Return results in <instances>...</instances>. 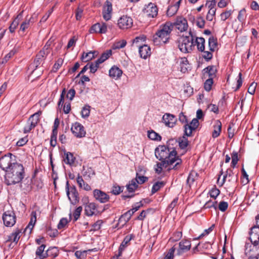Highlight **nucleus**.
<instances>
[{
	"label": "nucleus",
	"mask_w": 259,
	"mask_h": 259,
	"mask_svg": "<svg viewBox=\"0 0 259 259\" xmlns=\"http://www.w3.org/2000/svg\"><path fill=\"white\" fill-rule=\"evenodd\" d=\"M177 141L174 139L169 140L167 145H159L155 150L156 157L159 160L166 161L170 164V167L167 170L179 169L182 163V159L177 156V152L175 148L171 147L174 144H176Z\"/></svg>",
	"instance_id": "obj_1"
},
{
	"label": "nucleus",
	"mask_w": 259,
	"mask_h": 259,
	"mask_svg": "<svg viewBox=\"0 0 259 259\" xmlns=\"http://www.w3.org/2000/svg\"><path fill=\"white\" fill-rule=\"evenodd\" d=\"M24 168L21 163L16 162L8 170L5 175V183L8 185L21 182L24 177Z\"/></svg>",
	"instance_id": "obj_2"
},
{
	"label": "nucleus",
	"mask_w": 259,
	"mask_h": 259,
	"mask_svg": "<svg viewBox=\"0 0 259 259\" xmlns=\"http://www.w3.org/2000/svg\"><path fill=\"white\" fill-rule=\"evenodd\" d=\"M173 29V25L170 22H167L161 26L153 36V42L155 46H161L167 43L169 35Z\"/></svg>",
	"instance_id": "obj_3"
},
{
	"label": "nucleus",
	"mask_w": 259,
	"mask_h": 259,
	"mask_svg": "<svg viewBox=\"0 0 259 259\" xmlns=\"http://www.w3.org/2000/svg\"><path fill=\"white\" fill-rule=\"evenodd\" d=\"M195 35L190 31L188 36H182L178 41L180 50L184 53H188L194 50L195 48Z\"/></svg>",
	"instance_id": "obj_4"
},
{
	"label": "nucleus",
	"mask_w": 259,
	"mask_h": 259,
	"mask_svg": "<svg viewBox=\"0 0 259 259\" xmlns=\"http://www.w3.org/2000/svg\"><path fill=\"white\" fill-rule=\"evenodd\" d=\"M41 111H38L29 117L26 125L24 127V133L26 134L29 133L37 125L39 121V116L41 114Z\"/></svg>",
	"instance_id": "obj_5"
},
{
	"label": "nucleus",
	"mask_w": 259,
	"mask_h": 259,
	"mask_svg": "<svg viewBox=\"0 0 259 259\" xmlns=\"http://www.w3.org/2000/svg\"><path fill=\"white\" fill-rule=\"evenodd\" d=\"M16 163L15 156L10 153L0 158V167L6 172Z\"/></svg>",
	"instance_id": "obj_6"
},
{
	"label": "nucleus",
	"mask_w": 259,
	"mask_h": 259,
	"mask_svg": "<svg viewBox=\"0 0 259 259\" xmlns=\"http://www.w3.org/2000/svg\"><path fill=\"white\" fill-rule=\"evenodd\" d=\"M49 53V46L45 45L35 56L33 63L32 64V66L34 68V69H36L39 65L44 62Z\"/></svg>",
	"instance_id": "obj_7"
},
{
	"label": "nucleus",
	"mask_w": 259,
	"mask_h": 259,
	"mask_svg": "<svg viewBox=\"0 0 259 259\" xmlns=\"http://www.w3.org/2000/svg\"><path fill=\"white\" fill-rule=\"evenodd\" d=\"M66 191L69 200L71 203L75 205L79 201L78 193L75 186L69 188V183L67 182L66 185Z\"/></svg>",
	"instance_id": "obj_8"
},
{
	"label": "nucleus",
	"mask_w": 259,
	"mask_h": 259,
	"mask_svg": "<svg viewBox=\"0 0 259 259\" xmlns=\"http://www.w3.org/2000/svg\"><path fill=\"white\" fill-rule=\"evenodd\" d=\"M3 220L4 225L7 227H11L16 223V217L14 212L12 210H8L3 214Z\"/></svg>",
	"instance_id": "obj_9"
},
{
	"label": "nucleus",
	"mask_w": 259,
	"mask_h": 259,
	"mask_svg": "<svg viewBox=\"0 0 259 259\" xmlns=\"http://www.w3.org/2000/svg\"><path fill=\"white\" fill-rule=\"evenodd\" d=\"M71 131L76 137L79 138L85 137L86 134L83 126L77 122L72 124Z\"/></svg>",
	"instance_id": "obj_10"
},
{
	"label": "nucleus",
	"mask_w": 259,
	"mask_h": 259,
	"mask_svg": "<svg viewBox=\"0 0 259 259\" xmlns=\"http://www.w3.org/2000/svg\"><path fill=\"white\" fill-rule=\"evenodd\" d=\"M133 24V21L131 17L126 15H123L118 20V26L120 29H127L131 27Z\"/></svg>",
	"instance_id": "obj_11"
},
{
	"label": "nucleus",
	"mask_w": 259,
	"mask_h": 259,
	"mask_svg": "<svg viewBox=\"0 0 259 259\" xmlns=\"http://www.w3.org/2000/svg\"><path fill=\"white\" fill-rule=\"evenodd\" d=\"M198 125L199 121L197 118H193L189 124H185L184 125L185 135L187 137L191 136L192 132L195 131Z\"/></svg>",
	"instance_id": "obj_12"
},
{
	"label": "nucleus",
	"mask_w": 259,
	"mask_h": 259,
	"mask_svg": "<svg viewBox=\"0 0 259 259\" xmlns=\"http://www.w3.org/2000/svg\"><path fill=\"white\" fill-rule=\"evenodd\" d=\"M143 12L148 17L154 18L157 15L158 8L154 4L150 3L146 6Z\"/></svg>",
	"instance_id": "obj_13"
},
{
	"label": "nucleus",
	"mask_w": 259,
	"mask_h": 259,
	"mask_svg": "<svg viewBox=\"0 0 259 259\" xmlns=\"http://www.w3.org/2000/svg\"><path fill=\"white\" fill-rule=\"evenodd\" d=\"M93 194L95 198L101 203H106L109 200V196L100 190L95 189L93 191Z\"/></svg>",
	"instance_id": "obj_14"
},
{
	"label": "nucleus",
	"mask_w": 259,
	"mask_h": 259,
	"mask_svg": "<svg viewBox=\"0 0 259 259\" xmlns=\"http://www.w3.org/2000/svg\"><path fill=\"white\" fill-rule=\"evenodd\" d=\"M249 239L254 245L258 244L259 241V226L252 227L250 229Z\"/></svg>",
	"instance_id": "obj_15"
},
{
	"label": "nucleus",
	"mask_w": 259,
	"mask_h": 259,
	"mask_svg": "<svg viewBox=\"0 0 259 259\" xmlns=\"http://www.w3.org/2000/svg\"><path fill=\"white\" fill-rule=\"evenodd\" d=\"M172 24L173 27L175 26L176 29L181 32L186 31L188 28L187 20L182 17L178 18L176 22Z\"/></svg>",
	"instance_id": "obj_16"
},
{
	"label": "nucleus",
	"mask_w": 259,
	"mask_h": 259,
	"mask_svg": "<svg viewBox=\"0 0 259 259\" xmlns=\"http://www.w3.org/2000/svg\"><path fill=\"white\" fill-rule=\"evenodd\" d=\"M112 5L109 1H106L103 9V17L106 21L110 20L111 18Z\"/></svg>",
	"instance_id": "obj_17"
},
{
	"label": "nucleus",
	"mask_w": 259,
	"mask_h": 259,
	"mask_svg": "<svg viewBox=\"0 0 259 259\" xmlns=\"http://www.w3.org/2000/svg\"><path fill=\"white\" fill-rule=\"evenodd\" d=\"M162 121L169 127H173L176 124V119L172 114L165 113L162 117Z\"/></svg>",
	"instance_id": "obj_18"
},
{
	"label": "nucleus",
	"mask_w": 259,
	"mask_h": 259,
	"mask_svg": "<svg viewBox=\"0 0 259 259\" xmlns=\"http://www.w3.org/2000/svg\"><path fill=\"white\" fill-rule=\"evenodd\" d=\"M191 247V243L189 240H182L179 243V248L177 250V254L181 255L183 253L188 251Z\"/></svg>",
	"instance_id": "obj_19"
},
{
	"label": "nucleus",
	"mask_w": 259,
	"mask_h": 259,
	"mask_svg": "<svg viewBox=\"0 0 259 259\" xmlns=\"http://www.w3.org/2000/svg\"><path fill=\"white\" fill-rule=\"evenodd\" d=\"M21 233V230L19 229H17L8 236V238L6 242H11L10 244V246L13 245V244L16 245L17 243L20 239Z\"/></svg>",
	"instance_id": "obj_20"
},
{
	"label": "nucleus",
	"mask_w": 259,
	"mask_h": 259,
	"mask_svg": "<svg viewBox=\"0 0 259 259\" xmlns=\"http://www.w3.org/2000/svg\"><path fill=\"white\" fill-rule=\"evenodd\" d=\"M139 52L142 58L146 59L151 55V48L148 45H144L139 47Z\"/></svg>",
	"instance_id": "obj_21"
},
{
	"label": "nucleus",
	"mask_w": 259,
	"mask_h": 259,
	"mask_svg": "<svg viewBox=\"0 0 259 259\" xmlns=\"http://www.w3.org/2000/svg\"><path fill=\"white\" fill-rule=\"evenodd\" d=\"M227 178H228V181L232 183H235L237 181V177L234 176L233 170L231 168H228L226 171V174L223 176L222 183L221 185H223L225 182Z\"/></svg>",
	"instance_id": "obj_22"
},
{
	"label": "nucleus",
	"mask_w": 259,
	"mask_h": 259,
	"mask_svg": "<svg viewBox=\"0 0 259 259\" xmlns=\"http://www.w3.org/2000/svg\"><path fill=\"white\" fill-rule=\"evenodd\" d=\"M122 74V70L115 66H113L109 71V76L115 79L120 78Z\"/></svg>",
	"instance_id": "obj_23"
},
{
	"label": "nucleus",
	"mask_w": 259,
	"mask_h": 259,
	"mask_svg": "<svg viewBox=\"0 0 259 259\" xmlns=\"http://www.w3.org/2000/svg\"><path fill=\"white\" fill-rule=\"evenodd\" d=\"M160 161L161 162L157 163L154 167L155 171L158 174L161 173L163 168H167V169L168 167H170V164L168 162L163 160Z\"/></svg>",
	"instance_id": "obj_24"
},
{
	"label": "nucleus",
	"mask_w": 259,
	"mask_h": 259,
	"mask_svg": "<svg viewBox=\"0 0 259 259\" xmlns=\"http://www.w3.org/2000/svg\"><path fill=\"white\" fill-rule=\"evenodd\" d=\"M205 39L203 37H197L195 36V46H197L198 50L200 52H204L205 49Z\"/></svg>",
	"instance_id": "obj_25"
},
{
	"label": "nucleus",
	"mask_w": 259,
	"mask_h": 259,
	"mask_svg": "<svg viewBox=\"0 0 259 259\" xmlns=\"http://www.w3.org/2000/svg\"><path fill=\"white\" fill-rule=\"evenodd\" d=\"M22 13L23 11L20 13L17 17L15 18V19L13 20L11 24L10 25L9 27V30L10 32L13 33L15 32V29L17 27L18 25H19V22L20 20L22 18Z\"/></svg>",
	"instance_id": "obj_26"
},
{
	"label": "nucleus",
	"mask_w": 259,
	"mask_h": 259,
	"mask_svg": "<svg viewBox=\"0 0 259 259\" xmlns=\"http://www.w3.org/2000/svg\"><path fill=\"white\" fill-rule=\"evenodd\" d=\"M222 129V123L221 122L217 120L215 121L214 124L213 125V131L212 134V137L213 138H216L219 137L220 135Z\"/></svg>",
	"instance_id": "obj_27"
},
{
	"label": "nucleus",
	"mask_w": 259,
	"mask_h": 259,
	"mask_svg": "<svg viewBox=\"0 0 259 259\" xmlns=\"http://www.w3.org/2000/svg\"><path fill=\"white\" fill-rule=\"evenodd\" d=\"M132 239V235H127L124 238L123 241L121 242L119 249H118V256H121L122 251L127 246L128 244Z\"/></svg>",
	"instance_id": "obj_28"
},
{
	"label": "nucleus",
	"mask_w": 259,
	"mask_h": 259,
	"mask_svg": "<svg viewBox=\"0 0 259 259\" xmlns=\"http://www.w3.org/2000/svg\"><path fill=\"white\" fill-rule=\"evenodd\" d=\"M32 20V17H30L29 18H26L25 21H24L21 24L19 30L20 31H22L23 32H25V30L27 29L30 27V26L33 23Z\"/></svg>",
	"instance_id": "obj_29"
},
{
	"label": "nucleus",
	"mask_w": 259,
	"mask_h": 259,
	"mask_svg": "<svg viewBox=\"0 0 259 259\" xmlns=\"http://www.w3.org/2000/svg\"><path fill=\"white\" fill-rule=\"evenodd\" d=\"M96 206L94 203H90L85 206V212L88 216H92L95 213Z\"/></svg>",
	"instance_id": "obj_30"
},
{
	"label": "nucleus",
	"mask_w": 259,
	"mask_h": 259,
	"mask_svg": "<svg viewBox=\"0 0 259 259\" xmlns=\"http://www.w3.org/2000/svg\"><path fill=\"white\" fill-rule=\"evenodd\" d=\"M96 52L95 51H90L88 53H83L81 59L82 61L87 62L94 58L96 56Z\"/></svg>",
	"instance_id": "obj_31"
},
{
	"label": "nucleus",
	"mask_w": 259,
	"mask_h": 259,
	"mask_svg": "<svg viewBox=\"0 0 259 259\" xmlns=\"http://www.w3.org/2000/svg\"><path fill=\"white\" fill-rule=\"evenodd\" d=\"M180 70L183 73H185L189 67L188 60L185 57H183L180 59Z\"/></svg>",
	"instance_id": "obj_32"
},
{
	"label": "nucleus",
	"mask_w": 259,
	"mask_h": 259,
	"mask_svg": "<svg viewBox=\"0 0 259 259\" xmlns=\"http://www.w3.org/2000/svg\"><path fill=\"white\" fill-rule=\"evenodd\" d=\"M36 221V213L35 211H33L31 213L30 221L25 228V230L29 229L30 232L31 231Z\"/></svg>",
	"instance_id": "obj_33"
},
{
	"label": "nucleus",
	"mask_w": 259,
	"mask_h": 259,
	"mask_svg": "<svg viewBox=\"0 0 259 259\" xmlns=\"http://www.w3.org/2000/svg\"><path fill=\"white\" fill-rule=\"evenodd\" d=\"M203 71L205 73H207L209 78L213 79V77L215 75L217 72L216 67L214 66H208Z\"/></svg>",
	"instance_id": "obj_34"
},
{
	"label": "nucleus",
	"mask_w": 259,
	"mask_h": 259,
	"mask_svg": "<svg viewBox=\"0 0 259 259\" xmlns=\"http://www.w3.org/2000/svg\"><path fill=\"white\" fill-rule=\"evenodd\" d=\"M95 175V171L91 167L83 168V176L85 179H90Z\"/></svg>",
	"instance_id": "obj_35"
},
{
	"label": "nucleus",
	"mask_w": 259,
	"mask_h": 259,
	"mask_svg": "<svg viewBox=\"0 0 259 259\" xmlns=\"http://www.w3.org/2000/svg\"><path fill=\"white\" fill-rule=\"evenodd\" d=\"M75 159V157L71 153L67 152L65 153L64 161L66 164L71 165L74 163Z\"/></svg>",
	"instance_id": "obj_36"
},
{
	"label": "nucleus",
	"mask_w": 259,
	"mask_h": 259,
	"mask_svg": "<svg viewBox=\"0 0 259 259\" xmlns=\"http://www.w3.org/2000/svg\"><path fill=\"white\" fill-rule=\"evenodd\" d=\"M186 135H184L183 137L179 138L178 142L181 149H185L188 145V140L186 137Z\"/></svg>",
	"instance_id": "obj_37"
},
{
	"label": "nucleus",
	"mask_w": 259,
	"mask_h": 259,
	"mask_svg": "<svg viewBox=\"0 0 259 259\" xmlns=\"http://www.w3.org/2000/svg\"><path fill=\"white\" fill-rule=\"evenodd\" d=\"M45 247L46 246L44 244H42L36 249L35 254L37 257H39V259H44L47 256V253H44Z\"/></svg>",
	"instance_id": "obj_38"
},
{
	"label": "nucleus",
	"mask_w": 259,
	"mask_h": 259,
	"mask_svg": "<svg viewBox=\"0 0 259 259\" xmlns=\"http://www.w3.org/2000/svg\"><path fill=\"white\" fill-rule=\"evenodd\" d=\"M138 184L136 181L133 179L130 182L129 184L126 185V188L128 192H134L138 187Z\"/></svg>",
	"instance_id": "obj_39"
},
{
	"label": "nucleus",
	"mask_w": 259,
	"mask_h": 259,
	"mask_svg": "<svg viewBox=\"0 0 259 259\" xmlns=\"http://www.w3.org/2000/svg\"><path fill=\"white\" fill-rule=\"evenodd\" d=\"M246 18V10L242 9L238 13L237 19L241 23L242 27L245 25V19Z\"/></svg>",
	"instance_id": "obj_40"
},
{
	"label": "nucleus",
	"mask_w": 259,
	"mask_h": 259,
	"mask_svg": "<svg viewBox=\"0 0 259 259\" xmlns=\"http://www.w3.org/2000/svg\"><path fill=\"white\" fill-rule=\"evenodd\" d=\"M101 63H99V62H98L97 60L94 62L88 63L89 69H90V72L92 73H95L99 68V65Z\"/></svg>",
	"instance_id": "obj_41"
},
{
	"label": "nucleus",
	"mask_w": 259,
	"mask_h": 259,
	"mask_svg": "<svg viewBox=\"0 0 259 259\" xmlns=\"http://www.w3.org/2000/svg\"><path fill=\"white\" fill-rule=\"evenodd\" d=\"M112 54V51L111 50H107L106 52L103 53L101 57L97 59L99 63H102L106 60Z\"/></svg>",
	"instance_id": "obj_42"
},
{
	"label": "nucleus",
	"mask_w": 259,
	"mask_h": 259,
	"mask_svg": "<svg viewBox=\"0 0 259 259\" xmlns=\"http://www.w3.org/2000/svg\"><path fill=\"white\" fill-rule=\"evenodd\" d=\"M165 185V183L163 181L157 182L154 184L152 188V193L154 194L157 192L160 188L163 187Z\"/></svg>",
	"instance_id": "obj_43"
},
{
	"label": "nucleus",
	"mask_w": 259,
	"mask_h": 259,
	"mask_svg": "<svg viewBox=\"0 0 259 259\" xmlns=\"http://www.w3.org/2000/svg\"><path fill=\"white\" fill-rule=\"evenodd\" d=\"M148 136L152 140L160 141L161 139V136L154 131H148Z\"/></svg>",
	"instance_id": "obj_44"
},
{
	"label": "nucleus",
	"mask_w": 259,
	"mask_h": 259,
	"mask_svg": "<svg viewBox=\"0 0 259 259\" xmlns=\"http://www.w3.org/2000/svg\"><path fill=\"white\" fill-rule=\"evenodd\" d=\"M90 108L89 105L84 106L81 110V114L82 117L85 118L89 116L90 114Z\"/></svg>",
	"instance_id": "obj_45"
},
{
	"label": "nucleus",
	"mask_w": 259,
	"mask_h": 259,
	"mask_svg": "<svg viewBox=\"0 0 259 259\" xmlns=\"http://www.w3.org/2000/svg\"><path fill=\"white\" fill-rule=\"evenodd\" d=\"M177 6L171 5L169 6L167 10V15L169 17H171L174 15L178 11Z\"/></svg>",
	"instance_id": "obj_46"
},
{
	"label": "nucleus",
	"mask_w": 259,
	"mask_h": 259,
	"mask_svg": "<svg viewBox=\"0 0 259 259\" xmlns=\"http://www.w3.org/2000/svg\"><path fill=\"white\" fill-rule=\"evenodd\" d=\"M132 215L133 214L131 213V211L128 210L125 212L123 214L121 215V216L123 218L124 220L120 227H123L127 223V222L131 219Z\"/></svg>",
	"instance_id": "obj_47"
},
{
	"label": "nucleus",
	"mask_w": 259,
	"mask_h": 259,
	"mask_svg": "<svg viewBox=\"0 0 259 259\" xmlns=\"http://www.w3.org/2000/svg\"><path fill=\"white\" fill-rule=\"evenodd\" d=\"M208 46L209 50L211 52H213L217 46V42L213 36L210 37L208 39Z\"/></svg>",
	"instance_id": "obj_48"
},
{
	"label": "nucleus",
	"mask_w": 259,
	"mask_h": 259,
	"mask_svg": "<svg viewBox=\"0 0 259 259\" xmlns=\"http://www.w3.org/2000/svg\"><path fill=\"white\" fill-rule=\"evenodd\" d=\"M212 83L213 79L212 78H209L208 79H206L204 83V89L207 92L210 91L211 89Z\"/></svg>",
	"instance_id": "obj_49"
},
{
	"label": "nucleus",
	"mask_w": 259,
	"mask_h": 259,
	"mask_svg": "<svg viewBox=\"0 0 259 259\" xmlns=\"http://www.w3.org/2000/svg\"><path fill=\"white\" fill-rule=\"evenodd\" d=\"M231 156V166L233 167V168H234L236 166V165L237 164L239 160L238 157V153L236 152H233Z\"/></svg>",
	"instance_id": "obj_50"
},
{
	"label": "nucleus",
	"mask_w": 259,
	"mask_h": 259,
	"mask_svg": "<svg viewBox=\"0 0 259 259\" xmlns=\"http://www.w3.org/2000/svg\"><path fill=\"white\" fill-rule=\"evenodd\" d=\"M136 181L137 184H142L148 180V178L143 176H140L138 172H137L136 178L134 179Z\"/></svg>",
	"instance_id": "obj_51"
},
{
	"label": "nucleus",
	"mask_w": 259,
	"mask_h": 259,
	"mask_svg": "<svg viewBox=\"0 0 259 259\" xmlns=\"http://www.w3.org/2000/svg\"><path fill=\"white\" fill-rule=\"evenodd\" d=\"M123 187H120L117 185H113L112 193L114 195H118L123 191Z\"/></svg>",
	"instance_id": "obj_52"
},
{
	"label": "nucleus",
	"mask_w": 259,
	"mask_h": 259,
	"mask_svg": "<svg viewBox=\"0 0 259 259\" xmlns=\"http://www.w3.org/2000/svg\"><path fill=\"white\" fill-rule=\"evenodd\" d=\"M126 44V42L125 40H122L121 41H119L114 44L113 45L112 49H119L124 48Z\"/></svg>",
	"instance_id": "obj_53"
},
{
	"label": "nucleus",
	"mask_w": 259,
	"mask_h": 259,
	"mask_svg": "<svg viewBox=\"0 0 259 259\" xmlns=\"http://www.w3.org/2000/svg\"><path fill=\"white\" fill-rule=\"evenodd\" d=\"M82 210V208L81 206H79L76 208L73 214L74 221H76L78 219Z\"/></svg>",
	"instance_id": "obj_54"
},
{
	"label": "nucleus",
	"mask_w": 259,
	"mask_h": 259,
	"mask_svg": "<svg viewBox=\"0 0 259 259\" xmlns=\"http://www.w3.org/2000/svg\"><path fill=\"white\" fill-rule=\"evenodd\" d=\"M100 25L99 23H97L93 25L90 29L91 33H100Z\"/></svg>",
	"instance_id": "obj_55"
},
{
	"label": "nucleus",
	"mask_w": 259,
	"mask_h": 259,
	"mask_svg": "<svg viewBox=\"0 0 259 259\" xmlns=\"http://www.w3.org/2000/svg\"><path fill=\"white\" fill-rule=\"evenodd\" d=\"M217 201H208L204 205L205 208H214L215 210L217 209Z\"/></svg>",
	"instance_id": "obj_56"
},
{
	"label": "nucleus",
	"mask_w": 259,
	"mask_h": 259,
	"mask_svg": "<svg viewBox=\"0 0 259 259\" xmlns=\"http://www.w3.org/2000/svg\"><path fill=\"white\" fill-rule=\"evenodd\" d=\"M175 251V248L174 247H171L168 250L167 253L163 259H173L174 257V253Z\"/></svg>",
	"instance_id": "obj_57"
},
{
	"label": "nucleus",
	"mask_w": 259,
	"mask_h": 259,
	"mask_svg": "<svg viewBox=\"0 0 259 259\" xmlns=\"http://www.w3.org/2000/svg\"><path fill=\"white\" fill-rule=\"evenodd\" d=\"M220 191L217 188H212L209 191V194L211 197L215 199L220 194Z\"/></svg>",
	"instance_id": "obj_58"
},
{
	"label": "nucleus",
	"mask_w": 259,
	"mask_h": 259,
	"mask_svg": "<svg viewBox=\"0 0 259 259\" xmlns=\"http://www.w3.org/2000/svg\"><path fill=\"white\" fill-rule=\"evenodd\" d=\"M47 233L50 237H55L58 235V231L57 229H52L51 228H49L47 229Z\"/></svg>",
	"instance_id": "obj_59"
},
{
	"label": "nucleus",
	"mask_w": 259,
	"mask_h": 259,
	"mask_svg": "<svg viewBox=\"0 0 259 259\" xmlns=\"http://www.w3.org/2000/svg\"><path fill=\"white\" fill-rule=\"evenodd\" d=\"M75 90L71 89L68 91L66 94V98L69 99L70 101H72L75 96Z\"/></svg>",
	"instance_id": "obj_60"
},
{
	"label": "nucleus",
	"mask_w": 259,
	"mask_h": 259,
	"mask_svg": "<svg viewBox=\"0 0 259 259\" xmlns=\"http://www.w3.org/2000/svg\"><path fill=\"white\" fill-rule=\"evenodd\" d=\"M203 52L202 57L207 61L211 60L212 58V54L209 51H205Z\"/></svg>",
	"instance_id": "obj_61"
},
{
	"label": "nucleus",
	"mask_w": 259,
	"mask_h": 259,
	"mask_svg": "<svg viewBox=\"0 0 259 259\" xmlns=\"http://www.w3.org/2000/svg\"><path fill=\"white\" fill-rule=\"evenodd\" d=\"M68 221L66 218H62L59 223L58 224L57 227L59 229H61L65 227V226L67 224Z\"/></svg>",
	"instance_id": "obj_62"
},
{
	"label": "nucleus",
	"mask_w": 259,
	"mask_h": 259,
	"mask_svg": "<svg viewBox=\"0 0 259 259\" xmlns=\"http://www.w3.org/2000/svg\"><path fill=\"white\" fill-rule=\"evenodd\" d=\"M216 9L209 10L208 12L206 15V19L211 21L213 19V17L215 14Z\"/></svg>",
	"instance_id": "obj_63"
},
{
	"label": "nucleus",
	"mask_w": 259,
	"mask_h": 259,
	"mask_svg": "<svg viewBox=\"0 0 259 259\" xmlns=\"http://www.w3.org/2000/svg\"><path fill=\"white\" fill-rule=\"evenodd\" d=\"M228 207V204L227 202L221 201L220 202L219 205V209L224 212L226 210Z\"/></svg>",
	"instance_id": "obj_64"
}]
</instances>
